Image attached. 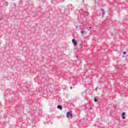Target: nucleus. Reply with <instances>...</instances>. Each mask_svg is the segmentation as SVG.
I'll return each mask as SVG.
<instances>
[{
    "mask_svg": "<svg viewBox=\"0 0 128 128\" xmlns=\"http://www.w3.org/2000/svg\"><path fill=\"white\" fill-rule=\"evenodd\" d=\"M70 116L71 118H72V114L70 112H68L66 114V117L67 118H70Z\"/></svg>",
    "mask_w": 128,
    "mask_h": 128,
    "instance_id": "obj_1",
    "label": "nucleus"
},
{
    "mask_svg": "<svg viewBox=\"0 0 128 128\" xmlns=\"http://www.w3.org/2000/svg\"><path fill=\"white\" fill-rule=\"evenodd\" d=\"M72 42L73 44H74V46H76L78 44V42L75 39H72Z\"/></svg>",
    "mask_w": 128,
    "mask_h": 128,
    "instance_id": "obj_2",
    "label": "nucleus"
},
{
    "mask_svg": "<svg viewBox=\"0 0 128 128\" xmlns=\"http://www.w3.org/2000/svg\"><path fill=\"white\" fill-rule=\"evenodd\" d=\"M126 116V112H124L122 113V118L123 120H126V117L124 116Z\"/></svg>",
    "mask_w": 128,
    "mask_h": 128,
    "instance_id": "obj_3",
    "label": "nucleus"
},
{
    "mask_svg": "<svg viewBox=\"0 0 128 128\" xmlns=\"http://www.w3.org/2000/svg\"><path fill=\"white\" fill-rule=\"evenodd\" d=\"M57 108L60 110H62V107L60 105L58 106Z\"/></svg>",
    "mask_w": 128,
    "mask_h": 128,
    "instance_id": "obj_4",
    "label": "nucleus"
},
{
    "mask_svg": "<svg viewBox=\"0 0 128 128\" xmlns=\"http://www.w3.org/2000/svg\"><path fill=\"white\" fill-rule=\"evenodd\" d=\"M101 10H102V12H103V16H102V18L104 17V9H102Z\"/></svg>",
    "mask_w": 128,
    "mask_h": 128,
    "instance_id": "obj_5",
    "label": "nucleus"
},
{
    "mask_svg": "<svg viewBox=\"0 0 128 128\" xmlns=\"http://www.w3.org/2000/svg\"><path fill=\"white\" fill-rule=\"evenodd\" d=\"M81 34H84V30L81 31Z\"/></svg>",
    "mask_w": 128,
    "mask_h": 128,
    "instance_id": "obj_6",
    "label": "nucleus"
},
{
    "mask_svg": "<svg viewBox=\"0 0 128 128\" xmlns=\"http://www.w3.org/2000/svg\"><path fill=\"white\" fill-rule=\"evenodd\" d=\"M94 101L95 102H98V100L96 98H94Z\"/></svg>",
    "mask_w": 128,
    "mask_h": 128,
    "instance_id": "obj_7",
    "label": "nucleus"
},
{
    "mask_svg": "<svg viewBox=\"0 0 128 128\" xmlns=\"http://www.w3.org/2000/svg\"><path fill=\"white\" fill-rule=\"evenodd\" d=\"M126 54V52H123V54Z\"/></svg>",
    "mask_w": 128,
    "mask_h": 128,
    "instance_id": "obj_8",
    "label": "nucleus"
},
{
    "mask_svg": "<svg viewBox=\"0 0 128 128\" xmlns=\"http://www.w3.org/2000/svg\"><path fill=\"white\" fill-rule=\"evenodd\" d=\"M70 90H72V86H70Z\"/></svg>",
    "mask_w": 128,
    "mask_h": 128,
    "instance_id": "obj_9",
    "label": "nucleus"
},
{
    "mask_svg": "<svg viewBox=\"0 0 128 128\" xmlns=\"http://www.w3.org/2000/svg\"><path fill=\"white\" fill-rule=\"evenodd\" d=\"M90 30L92 29V27H89Z\"/></svg>",
    "mask_w": 128,
    "mask_h": 128,
    "instance_id": "obj_10",
    "label": "nucleus"
},
{
    "mask_svg": "<svg viewBox=\"0 0 128 128\" xmlns=\"http://www.w3.org/2000/svg\"><path fill=\"white\" fill-rule=\"evenodd\" d=\"M96 91H97V90H98L96 88Z\"/></svg>",
    "mask_w": 128,
    "mask_h": 128,
    "instance_id": "obj_11",
    "label": "nucleus"
},
{
    "mask_svg": "<svg viewBox=\"0 0 128 128\" xmlns=\"http://www.w3.org/2000/svg\"><path fill=\"white\" fill-rule=\"evenodd\" d=\"M76 28H78V26H76Z\"/></svg>",
    "mask_w": 128,
    "mask_h": 128,
    "instance_id": "obj_12",
    "label": "nucleus"
}]
</instances>
